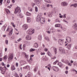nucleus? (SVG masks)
I'll return each mask as SVG.
<instances>
[{
	"label": "nucleus",
	"mask_w": 77,
	"mask_h": 77,
	"mask_svg": "<svg viewBox=\"0 0 77 77\" xmlns=\"http://www.w3.org/2000/svg\"><path fill=\"white\" fill-rule=\"evenodd\" d=\"M31 75L30 74H28V77H31Z\"/></svg>",
	"instance_id": "nucleus-50"
},
{
	"label": "nucleus",
	"mask_w": 77,
	"mask_h": 77,
	"mask_svg": "<svg viewBox=\"0 0 77 77\" xmlns=\"http://www.w3.org/2000/svg\"><path fill=\"white\" fill-rule=\"evenodd\" d=\"M44 1L45 2H47V3H51V2L50 0H44Z\"/></svg>",
	"instance_id": "nucleus-29"
},
{
	"label": "nucleus",
	"mask_w": 77,
	"mask_h": 77,
	"mask_svg": "<svg viewBox=\"0 0 77 77\" xmlns=\"http://www.w3.org/2000/svg\"><path fill=\"white\" fill-rule=\"evenodd\" d=\"M45 39L46 40H47V41L48 42V41H50V40L49 39H48V37H45Z\"/></svg>",
	"instance_id": "nucleus-26"
},
{
	"label": "nucleus",
	"mask_w": 77,
	"mask_h": 77,
	"mask_svg": "<svg viewBox=\"0 0 77 77\" xmlns=\"http://www.w3.org/2000/svg\"><path fill=\"white\" fill-rule=\"evenodd\" d=\"M25 58H26V59H28V55H26V54L25 53Z\"/></svg>",
	"instance_id": "nucleus-34"
},
{
	"label": "nucleus",
	"mask_w": 77,
	"mask_h": 77,
	"mask_svg": "<svg viewBox=\"0 0 77 77\" xmlns=\"http://www.w3.org/2000/svg\"><path fill=\"white\" fill-rule=\"evenodd\" d=\"M11 69H13V70H14L15 69V66L14 65H12L11 66Z\"/></svg>",
	"instance_id": "nucleus-30"
},
{
	"label": "nucleus",
	"mask_w": 77,
	"mask_h": 77,
	"mask_svg": "<svg viewBox=\"0 0 77 77\" xmlns=\"http://www.w3.org/2000/svg\"><path fill=\"white\" fill-rule=\"evenodd\" d=\"M27 66H25L24 67H23V69H26L27 68Z\"/></svg>",
	"instance_id": "nucleus-48"
},
{
	"label": "nucleus",
	"mask_w": 77,
	"mask_h": 77,
	"mask_svg": "<svg viewBox=\"0 0 77 77\" xmlns=\"http://www.w3.org/2000/svg\"><path fill=\"white\" fill-rule=\"evenodd\" d=\"M41 55H44V54H45V53H42V52L41 53Z\"/></svg>",
	"instance_id": "nucleus-59"
},
{
	"label": "nucleus",
	"mask_w": 77,
	"mask_h": 77,
	"mask_svg": "<svg viewBox=\"0 0 77 77\" xmlns=\"http://www.w3.org/2000/svg\"><path fill=\"white\" fill-rule=\"evenodd\" d=\"M67 20H69V19H70V17H67Z\"/></svg>",
	"instance_id": "nucleus-58"
},
{
	"label": "nucleus",
	"mask_w": 77,
	"mask_h": 77,
	"mask_svg": "<svg viewBox=\"0 0 77 77\" xmlns=\"http://www.w3.org/2000/svg\"><path fill=\"white\" fill-rule=\"evenodd\" d=\"M66 14H64L63 15L64 18H66Z\"/></svg>",
	"instance_id": "nucleus-45"
},
{
	"label": "nucleus",
	"mask_w": 77,
	"mask_h": 77,
	"mask_svg": "<svg viewBox=\"0 0 77 77\" xmlns=\"http://www.w3.org/2000/svg\"><path fill=\"white\" fill-rule=\"evenodd\" d=\"M53 68L54 71L57 72L59 71V68L56 66H54L53 67Z\"/></svg>",
	"instance_id": "nucleus-10"
},
{
	"label": "nucleus",
	"mask_w": 77,
	"mask_h": 77,
	"mask_svg": "<svg viewBox=\"0 0 77 77\" xmlns=\"http://www.w3.org/2000/svg\"><path fill=\"white\" fill-rule=\"evenodd\" d=\"M54 50L56 54L57 53V48H54Z\"/></svg>",
	"instance_id": "nucleus-22"
},
{
	"label": "nucleus",
	"mask_w": 77,
	"mask_h": 77,
	"mask_svg": "<svg viewBox=\"0 0 77 77\" xmlns=\"http://www.w3.org/2000/svg\"><path fill=\"white\" fill-rule=\"evenodd\" d=\"M66 70H68V66H66Z\"/></svg>",
	"instance_id": "nucleus-61"
},
{
	"label": "nucleus",
	"mask_w": 77,
	"mask_h": 77,
	"mask_svg": "<svg viewBox=\"0 0 77 77\" xmlns=\"http://www.w3.org/2000/svg\"><path fill=\"white\" fill-rule=\"evenodd\" d=\"M74 8H77V3H75L74 4Z\"/></svg>",
	"instance_id": "nucleus-39"
},
{
	"label": "nucleus",
	"mask_w": 77,
	"mask_h": 77,
	"mask_svg": "<svg viewBox=\"0 0 77 77\" xmlns=\"http://www.w3.org/2000/svg\"><path fill=\"white\" fill-rule=\"evenodd\" d=\"M27 33L28 34H29V35H32L34 33V31H33V29L30 28L27 31Z\"/></svg>",
	"instance_id": "nucleus-5"
},
{
	"label": "nucleus",
	"mask_w": 77,
	"mask_h": 77,
	"mask_svg": "<svg viewBox=\"0 0 77 77\" xmlns=\"http://www.w3.org/2000/svg\"><path fill=\"white\" fill-rule=\"evenodd\" d=\"M26 14V15H28V16H30V15H31V14L29 12H27Z\"/></svg>",
	"instance_id": "nucleus-31"
},
{
	"label": "nucleus",
	"mask_w": 77,
	"mask_h": 77,
	"mask_svg": "<svg viewBox=\"0 0 77 77\" xmlns=\"http://www.w3.org/2000/svg\"><path fill=\"white\" fill-rule=\"evenodd\" d=\"M21 12V10H20V8L18 7H17L16 9H15L14 11V13L15 14H17V15H19V14Z\"/></svg>",
	"instance_id": "nucleus-2"
},
{
	"label": "nucleus",
	"mask_w": 77,
	"mask_h": 77,
	"mask_svg": "<svg viewBox=\"0 0 77 77\" xmlns=\"http://www.w3.org/2000/svg\"><path fill=\"white\" fill-rule=\"evenodd\" d=\"M59 51L60 53V54H65V49H64L62 47L59 48Z\"/></svg>",
	"instance_id": "nucleus-3"
},
{
	"label": "nucleus",
	"mask_w": 77,
	"mask_h": 77,
	"mask_svg": "<svg viewBox=\"0 0 77 77\" xmlns=\"http://www.w3.org/2000/svg\"><path fill=\"white\" fill-rule=\"evenodd\" d=\"M37 70H38V68H37V67H35V68L34 69V71H35V72H36Z\"/></svg>",
	"instance_id": "nucleus-40"
},
{
	"label": "nucleus",
	"mask_w": 77,
	"mask_h": 77,
	"mask_svg": "<svg viewBox=\"0 0 77 77\" xmlns=\"http://www.w3.org/2000/svg\"><path fill=\"white\" fill-rule=\"evenodd\" d=\"M7 3H10V0H7Z\"/></svg>",
	"instance_id": "nucleus-60"
},
{
	"label": "nucleus",
	"mask_w": 77,
	"mask_h": 77,
	"mask_svg": "<svg viewBox=\"0 0 77 77\" xmlns=\"http://www.w3.org/2000/svg\"><path fill=\"white\" fill-rule=\"evenodd\" d=\"M2 2H3V0H0V5H2Z\"/></svg>",
	"instance_id": "nucleus-42"
},
{
	"label": "nucleus",
	"mask_w": 77,
	"mask_h": 77,
	"mask_svg": "<svg viewBox=\"0 0 77 77\" xmlns=\"http://www.w3.org/2000/svg\"><path fill=\"white\" fill-rule=\"evenodd\" d=\"M5 42L6 44H7V45H8V40H6Z\"/></svg>",
	"instance_id": "nucleus-43"
},
{
	"label": "nucleus",
	"mask_w": 77,
	"mask_h": 77,
	"mask_svg": "<svg viewBox=\"0 0 77 77\" xmlns=\"http://www.w3.org/2000/svg\"><path fill=\"white\" fill-rule=\"evenodd\" d=\"M38 38L39 39V40H41L42 39V37H41V35H38Z\"/></svg>",
	"instance_id": "nucleus-27"
},
{
	"label": "nucleus",
	"mask_w": 77,
	"mask_h": 77,
	"mask_svg": "<svg viewBox=\"0 0 77 77\" xmlns=\"http://www.w3.org/2000/svg\"><path fill=\"white\" fill-rule=\"evenodd\" d=\"M55 26L56 27H59L60 26V25L59 24H56Z\"/></svg>",
	"instance_id": "nucleus-24"
},
{
	"label": "nucleus",
	"mask_w": 77,
	"mask_h": 77,
	"mask_svg": "<svg viewBox=\"0 0 77 77\" xmlns=\"http://www.w3.org/2000/svg\"><path fill=\"white\" fill-rule=\"evenodd\" d=\"M26 38L27 39V40H30L32 39V37H31L30 35H27L26 36Z\"/></svg>",
	"instance_id": "nucleus-12"
},
{
	"label": "nucleus",
	"mask_w": 77,
	"mask_h": 77,
	"mask_svg": "<svg viewBox=\"0 0 77 77\" xmlns=\"http://www.w3.org/2000/svg\"><path fill=\"white\" fill-rule=\"evenodd\" d=\"M35 49L31 48L29 50V52H32V51H35Z\"/></svg>",
	"instance_id": "nucleus-20"
},
{
	"label": "nucleus",
	"mask_w": 77,
	"mask_h": 77,
	"mask_svg": "<svg viewBox=\"0 0 77 77\" xmlns=\"http://www.w3.org/2000/svg\"><path fill=\"white\" fill-rule=\"evenodd\" d=\"M58 65H59V66L60 67H62V66H63V65H62V64L61 63V62H60L57 64Z\"/></svg>",
	"instance_id": "nucleus-18"
},
{
	"label": "nucleus",
	"mask_w": 77,
	"mask_h": 77,
	"mask_svg": "<svg viewBox=\"0 0 77 77\" xmlns=\"http://www.w3.org/2000/svg\"><path fill=\"white\" fill-rule=\"evenodd\" d=\"M13 31H10V32L8 34V36H10L12 35V32Z\"/></svg>",
	"instance_id": "nucleus-21"
},
{
	"label": "nucleus",
	"mask_w": 77,
	"mask_h": 77,
	"mask_svg": "<svg viewBox=\"0 0 77 77\" xmlns=\"http://www.w3.org/2000/svg\"><path fill=\"white\" fill-rule=\"evenodd\" d=\"M35 48H37L38 47V43H35Z\"/></svg>",
	"instance_id": "nucleus-33"
},
{
	"label": "nucleus",
	"mask_w": 77,
	"mask_h": 77,
	"mask_svg": "<svg viewBox=\"0 0 77 77\" xmlns=\"http://www.w3.org/2000/svg\"><path fill=\"white\" fill-rule=\"evenodd\" d=\"M13 32V29L10 26H8L6 32Z\"/></svg>",
	"instance_id": "nucleus-7"
},
{
	"label": "nucleus",
	"mask_w": 77,
	"mask_h": 77,
	"mask_svg": "<svg viewBox=\"0 0 77 77\" xmlns=\"http://www.w3.org/2000/svg\"><path fill=\"white\" fill-rule=\"evenodd\" d=\"M20 64H21V65H24L26 63V61H24L21 60L20 62Z\"/></svg>",
	"instance_id": "nucleus-14"
},
{
	"label": "nucleus",
	"mask_w": 77,
	"mask_h": 77,
	"mask_svg": "<svg viewBox=\"0 0 77 77\" xmlns=\"http://www.w3.org/2000/svg\"><path fill=\"white\" fill-rule=\"evenodd\" d=\"M68 65L69 66H71L72 65L71 64H70V63H68Z\"/></svg>",
	"instance_id": "nucleus-57"
},
{
	"label": "nucleus",
	"mask_w": 77,
	"mask_h": 77,
	"mask_svg": "<svg viewBox=\"0 0 77 77\" xmlns=\"http://www.w3.org/2000/svg\"><path fill=\"white\" fill-rule=\"evenodd\" d=\"M6 69H7V68H6V67L5 65L4 67L2 68V69L1 71L2 74H5V72H6Z\"/></svg>",
	"instance_id": "nucleus-6"
},
{
	"label": "nucleus",
	"mask_w": 77,
	"mask_h": 77,
	"mask_svg": "<svg viewBox=\"0 0 77 77\" xmlns=\"http://www.w3.org/2000/svg\"><path fill=\"white\" fill-rule=\"evenodd\" d=\"M17 16H19V17H20V18H23V14H20L19 13V14H18L17 15Z\"/></svg>",
	"instance_id": "nucleus-23"
},
{
	"label": "nucleus",
	"mask_w": 77,
	"mask_h": 77,
	"mask_svg": "<svg viewBox=\"0 0 77 77\" xmlns=\"http://www.w3.org/2000/svg\"><path fill=\"white\" fill-rule=\"evenodd\" d=\"M44 22H45L44 20H41L40 21V22L42 24H44Z\"/></svg>",
	"instance_id": "nucleus-35"
},
{
	"label": "nucleus",
	"mask_w": 77,
	"mask_h": 77,
	"mask_svg": "<svg viewBox=\"0 0 77 77\" xmlns=\"http://www.w3.org/2000/svg\"><path fill=\"white\" fill-rule=\"evenodd\" d=\"M45 51H47L48 49L47 48H45Z\"/></svg>",
	"instance_id": "nucleus-54"
},
{
	"label": "nucleus",
	"mask_w": 77,
	"mask_h": 77,
	"mask_svg": "<svg viewBox=\"0 0 77 77\" xmlns=\"http://www.w3.org/2000/svg\"><path fill=\"white\" fill-rule=\"evenodd\" d=\"M21 40V38H20L18 40H17V41L18 42H20Z\"/></svg>",
	"instance_id": "nucleus-52"
},
{
	"label": "nucleus",
	"mask_w": 77,
	"mask_h": 77,
	"mask_svg": "<svg viewBox=\"0 0 77 77\" xmlns=\"http://www.w3.org/2000/svg\"><path fill=\"white\" fill-rule=\"evenodd\" d=\"M35 11L37 12L38 11V7H35Z\"/></svg>",
	"instance_id": "nucleus-41"
},
{
	"label": "nucleus",
	"mask_w": 77,
	"mask_h": 77,
	"mask_svg": "<svg viewBox=\"0 0 77 77\" xmlns=\"http://www.w3.org/2000/svg\"><path fill=\"white\" fill-rule=\"evenodd\" d=\"M7 58H8V56H7L6 55H5V56L4 57V60H6Z\"/></svg>",
	"instance_id": "nucleus-37"
},
{
	"label": "nucleus",
	"mask_w": 77,
	"mask_h": 77,
	"mask_svg": "<svg viewBox=\"0 0 77 77\" xmlns=\"http://www.w3.org/2000/svg\"><path fill=\"white\" fill-rule=\"evenodd\" d=\"M20 76L21 77H22L23 76V75H22V74L21 73H20Z\"/></svg>",
	"instance_id": "nucleus-56"
},
{
	"label": "nucleus",
	"mask_w": 77,
	"mask_h": 77,
	"mask_svg": "<svg viewBox=\"0 0 77 77\" xmlns=\"http://www.w3.org/2000/svg\"><path fill=\"white\" fill-rule=\"evenodd\" d=\"M52 13H53V14H55L56 13V11H54V10L52 9L51 11Z\"/></svg>",
	"instance_id": "nucleus-36"
},
{
	"label": "nucleus",
	"mask_w": 77,
	"mask_h": 77,
	"mask_svg": "<svg viewBox=\"0 0 77 77\" xmlns=\"http://www.w3.org/2000/svg\"><path fill=\"white\" fill-rule=\"evenodd\" d=\"M15 0H12V3H15Z\"/></svg>",
	"instance_id": "nucleus-64"
},
{
	"label": "nucleus",
	"mask_w": 77,
	"mask_h": 77,
	"mask_svg": "<svg viewBox=\"0 0 77 77\" xmlns=\"http://www.w3.org/2000/svg\"><path fill=\"white\" fill-rule=\"evenodd\" d=\"M58 42H59V44L62 45H63V40L60 39H59L58 40Z\"/></svg>",
	"instance_id": "nucleus-9"
},
{
	"label": "nucleus",
	"mask_w": 77,
	"mask_h": 77,
	"mask_svg": "<svg viewBox=\"0 0 77 77\" xmlns=\"http://www.w3.org/2000/svg\"><path fill=\"white\" fill-rule=\"evenodd\" d=\"M6 29V27H3L2 28V30H3V31H5V29Z\"/></svg>",
	"instance_id": "nucleus-44"
},
{
	"label": "nucleus",
	"mask_w": 77,
	"mask_h": 77,
	"mask_svg": "<svg viewBox=\"0 0 77 77\" xmlns=\"http://www.w3.org/2000/svg\"><path fill=\"white\" fill-rule=\"evenodd\" d=\"M57 35L59 36V37H60L61 36V35L60 34H57Z\"/></svg>",
	"instance_id": "nucleus-53"
},
{
	"label": "nucleus",
	"mask_w": 77,
	"mask_h": 77,
	"mask_svg": "<svg viewBox=\"0 0 77 77\" xmlns=\"http://www.w3.org/2000/svg\"><path fill=\"white\" fill-rule=\"evenodd\" d=\"M16 66H18V63H16Z\"/></svg>",
	"instance_id": "nucleus-51"
},
{
	"label": "nucleus",
	"mask_w": 77,
	"mask_h": 77,
	"mask_svg": "<svg viewBox=\"0 0 77 77\" xmlns=\"http://www.w3.org/2000/svg\"><path fill=\"white\" fill-rule=\"evenodd\" d=\"M67 5L68 3L66 2H63L61 3V5L62 6H67Z\"/></svg>",
	"instance_id": "nucleus-8"
},
{
	"label": "nucleus",
	"mask_w": 77,
	"mask_h": 77,
	"mask_svg": "<svg viewBox=\"0 0 77 77\" xmlns=\"http://www.w3.org/2000/svg\"><path fill=\"white\" fill-rule=\"evenodd\" d=\"M47 54L50 57H51V53H50V51H48L47 52Z\"/></svg>",
	"instance_id": "nucleus-28"
},
{
	"label": "nucleus",
	"mask_w": 77,
	"mask_h": 77,
	"mask_svg": "<svg viewBox=\"0 0 77 77\" xmlns=\"http://www.w3.org/2000/svg\"><path fill=\"white\" fill-rule=\"evenodd\" d=\"M1 65H2V66H5V63L3 62H2L1 63Z\"/></svg>",
	"instance_id": "nucleus-47"
},
{
	"label": "nucleus",
	"mask_w": 77,
	"mask_h": 77,
	"mask_svg": "<svg viewBox=\"0 0 77 77\" xmlns=\"http://www.w3.org/2000/svg\"><path fill=\"white\" fill-rule=\"evenodd\" d=\"M66 40L69 43L71 42V39L69 37H67L66 38Z\"/></svg>",
	"instance_id": "nucleus-11"
},
{
	"label": "nucleus",
	"mask_w": 77,
	"mask_h": 77,
	"mask_svg": "<svg viewBox=\"0 0 77 77\" xmlns=\"http://www.w3.org/2000/svg\"><path fill=\"white\" fill-rule=\"evenodd\" d=\"M71 45H72V44H70L67 45V48L68 50H70V49L71 48Z\"/></svg>",
	"instance_id": "nucleus-15"
},
{
	"label": "nucleus",
	"mask_w": 77,
	"mask_h": 77,
	"mask_svg": "<svg viewBox=\"0 0 77 77\" xmlns=\"http://www.w3.org/2000/svg\"><path fill=\"white\" fill-rule=\"evenodd\" d=\"M75 62H75L73 63V65L74 66H75V64H76Z\"/></svg>",
	"instance_id": "nucleus-49"
},
{
	"label": "nucleus",
	"mask_w": 77,
	"mask_h": 77,
	"mask_svg": "<svg viewBox=\"0 0 77 77\" xmlns=\"http://www.w3.org/2000/svg\"><path fill=\"white\" fill-rule=\"evenodd\" d=\"M68 71L67 70H66L65 72V73L66 74H68Z\"/></svg>",
	"instance_id": "nucleus-55"
},
{
	"label": "nucleus",
	"mask_w": 77,
	"mask_h": 77,
	"mask_svg": "<svg viewBox=\"0 0 77 77\" xmlns=\"http://www.w3.org/2000/svg\"><path fill=\"white\" fill-rule=\"evenodd\" d=\"M23 28L24 30H26L27 29V25L26 24L23 25Z\"/></svg>",
	"instance_id": "nucleus-13"
},
{
	"label": "nucleus",
	"mask_w": 77,
	"mask_h": 77,
	"mask_svg": "<svg viewBox=\"0 0 77 77\" xmlns=\"http://www.w3.org/2000/svg\"><path fill=\"white\" fill-rule=\"evenodd\" d=\"M73 27L74 28V29H76L77 30V24L75 23L73 26Z\"/></svg>",
	"instance_id": "nucleus-17"
},
{
	"label": "nucleus",
	"mask_w": 77,
	"mask_h": 77,
	"mask_svg": "<svg viewBox=\"0 0 77 77\" xmlns=\"http://www.w3.org/2000/svg\"><path fill=\"white\" fill-rule=\"evenodd\" d=\"M10 65H9V64H7V67H9Z\"/></svg>",
	"instance_id": "nucleus-63"
},
{
	"label": "nucleus",
	"mask_w": 77,
	"mask_h": 77,
	"mask_svg": "<svg viewBox=\"0 0 77 77\" xmlns=\"http://www.w3.org/2000/svg\"><path fill=\"white\" fill-rule=\"evenodd\" d=\"M27 23H30L31 22V18L27 17Z\"/></svg>",
	"instance_id": "nucleus-16"
},
{
	"label": "nucleus",
	"mask_w": 77,
	"mask_h": 77,
	"mask_svg": "<svg viewBox=\"0 0 77 77\" xmlns=\"http://www.w3.org/2000/svg\"><path fill=\"white\" fill-rule=\"evenodd\" d=\"M57 62H59V61L58 60H57L56 61H55L54 63H53L54 65H56V63Z\"/></svg>",
	"instance_id": "nucleus-38"
},
{
	"label": "nucleus",
	"mask_w": 77,
	"mask_h": 77,
	"mask_svg": "<svg viewBox=\"0 0 77 77\" xmlns=\"http://www.w3.org/2000/svg\"><path fill=\"white\" fill-rule=\"evenodd\" d=\"M5 11L6 13H7V14H9V13H10V11H9L8 9H6Z\"/></svg>",
	"instance_id": "nucleus-19"
},
{
	"label": "nucleus",
	"mask_w": 77,
	"mask_h": 77,
	"mask_svg": "<svg viewBox=\"0 0 77 77\" xmlns=\"http://www.w3.org/2000/svg\"><path fill=\"white\" fill-rule=\"evenodd\" d=\"M13 57H14L13 54H10L8 55V61H10V60H12V59H13Z\"/></svg>",
	"instance_id": "nucleus-4"
},
{
	"label": "nucleus",
	"mask_w": 77,
	"mask_h": 77,
	"mask_svg": "<svg viewBox=\"0 0 77 77\" xmlns=\"http://www.w3.org/2000/svg\"><path fill=\"white\" fill-rule=\"evenodd\" d=\"M0 69L1 71H2V66L0 67Z\"/></svg>",
	"instance_id": "nucleus-62"
},
{
	"label": "nucleus",
	"mask_w": 77,
	"mask_h": 77,
	"mask_svg": "<svg viewBox=\"0 0 77 77\" xmlns=\"http://www.w3.org/2000/svg\"><path fill=\"white\" fill-rule=\"evenodd\" d=\"M42 16V13H39L38 15L37 18L36 19V21L38 22V21H41V20L42 18H41Z\"/></svg>",
	"instance_id": "nucleus-1"
},
{
	"label": "nucleus",
	"mask_w": 77,
	"mask_h": 77,
	"mask_svg": "<svg viewBox=\"0 0 77 77\" xmlns=\"http://www.w3.org/2000/svg\"><path fill=\"white\" fill-rule=\"evenodd\" d=\"M14 76L16 77H19V76L17 74H15L14 75Z\"/></svg>",
	"instance_id": "nucleus-46"
},
{
	"label": "nucleus",
	"mask_w": 77,
	"mask_h": 77,
	"mask_svg": "<svg viewBox=\"0 0 77 77\" xmlns=\"http://www.w3.org/2000/svg\"><path fill=\"white\" fill-rule=\"evenodd\" d=\"M36 5L38 6H39L41 5V3L40 2H38L36 3Z\"/></svg>",
	"instance_id": "nucleus-32"
},
{
	"label": "nucleus",
	"mask_w": 77,
	"mask_h": 77,
	"mask_svg": "<svg viewBox=\"0 0 77 77\" xmlns=\"http://www.w3.org/2000/svg\"><path fill=\"white\" fill-rule=\"evenodd\" d=\"M48 15L49 17H50L51 18L52 17V15H51V14H50V12H49L48 13Z\"/></svg>",
	"instance_id": "nucleus-25"
}]
</instances>
